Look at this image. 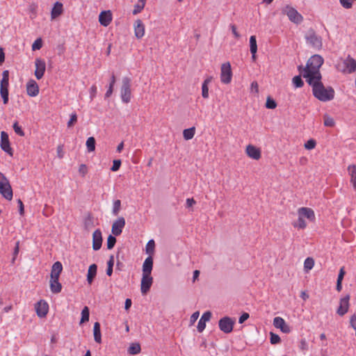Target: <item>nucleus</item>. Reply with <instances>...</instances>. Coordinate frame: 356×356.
<instances>
[{"label":"nucleus","instance_id":"obj_1","mask_svg":"<svg viewBox=\"0 0 356 356\" xmlns=\"http://www.w3.org/2000/svg\"><path fill=\"white\" fill-rule=\"evenodd\" d=\"M323 62L324 59L321 56L315 54L309 58L305 67L299 65L298 68L302 76L306 79L307 82L309 79L319 81V79H322L320 68Z\"/></svg>","mask_w":356,"mask_h":356},{"label":"nucleus","instance_id":"obj_2","mask_svg":"<svg viewBox=\"0 0 356 356\" xmlns=\"http://www.w3.org/2000/svg\"><path fill=\"white\" fill-rule=\"evenodd\" d=\"M307 83L312 88V93L314 97L317 99L326 102L331 101L334 97V90L331 87H325L321 79L317 80H309L307 81Z\"/></svg>","mask_w":356,"mask_h":356},{"label":"nucleus","instance_id":"obj_3","mask_svg":"<svg viewBox=\"0 0 356 356\" xmlns=\"http://www.w3.org/2000/svg\"><path fill=\"white\" fill-rule=\"evenodd\" d=\"M131 79L125 76L122 78V86L120 88V97L122 102L128 104L131 102Z\"/></svg>","mask_w":356,"mask_h":356},{"label":"nucleus","instance_id":"obj_4","mask_svg":"<svg viewBox=\"0 0 356 356\" xmlns=\"http://www.w3.org/2000/svg\"><path fill=\"white\" fill-rule=\"evenodd\" d=\"M0 193L2 196L8 200H11L13 199V190L9 183L8 179L6 176L0 172Z\"/></svg>","mask_w":356,"mask_h":356},{"label":"nucleus","instance_id":"obj_5","mask_svg":"<svg viewBox=\"0 0 356 356\" xmlns=\"http://www.w3.org/2000/svg\"><path fill=\"white\" fill-rule=\"evenodd\" d=\"M8 86H9V72L4 70L2 73V79L0 85V94L3 99L4 104H8Z\"/></svg>","mask_w":356,"mask_h":356},{"label":"nucleus","instance_id":"obj_6","mask_svg":"<svg viewBox=\"0 0 356 356\" xmlns=\"http://www.w3.org/2000/svg\"><path fill=\"white\" fill-rule=\"evenodd\" d=\"M282 13L286 15L289 20L295 24H300L302 22V16L293 7L286 6L283 10Z\"/></svg>","mask_w":356,"mask_h":356},{"label":"nucleus","instance_id":"obj_7","mask_svg":"<svg viewBox=\"0 0 356 356\" xmlns=\"http://www.w3.org/2000/svg\"><path fill=\"white\" fill-rule=\"evenodd\" d=\"M305 39L307 43L314 48L321 49L322 47V38L318 35L313 29H310Z\"/></svg>","mask_w":356,"mask_h":356},{"label":"nucleus","instance_id":"obj_8","mask_svg":"<svg viewBox=\"0 0 356 356\" xmlns=\"http://www.w3.org/2000/svg\"><path fill=\"white\" fill-rule=\"evenodd\" d=\"M232 78V72L229 62L222 64L220 69V81L222 83H229Z\"/></svg>","mask_w":356,"mask_h":356},{"label":"nucleus","instance_id":"obj_9","mask_svg":"<svg viewBox=\"0 0 356 356\" xmlns=\"http://www.w3.org/2000/svg\"><path fill=\"white\" fill-rule=\"evenodd\" d=\"M234 321L228 316H225L220 319L218 326L221 331L224 333L228 334L233 330Z\"/></svg>","mask_w":356,"mask_h":356},{"label":"nucleus","instance_id":"obj_10","mask_svg":"<svg viewBox=\"0 0 356 356\" xmlns=\"http://www.w3.org/2000/svg\"><path fill=\"white\" fill-rule=\"evenodd\" d=\"M350 295L341 298L339 301V306L337 309V314L340 316H344L348 311L350 307Z\"/></svg>","mask_w":356,"mask_h":356},{"label":"nucleus","instance_id":"obj_11","mask_svg":"<svg viewBox=\"0 0 356 356\" xmlns=\"http://www.w3.org/2000/svg\"><path fill=\"white\" fill-rule=\"evenodd\" d=\"M0 146L3 151L11 156L13 155V151L10 145L9 137L8 134L5 131L1 132Z\"/></svg>","mask_w":356,"mask_h":356},{"label":"nucleus","instance_id":"obj_12","mask_svg":"<svg viewBox=\"0 0 356 356\" xmlns=\"http://www.w3.org/2000/svg\"><path fill=\"white\" fill-rule=\"evenodd\" d=\"M35 309L38 316L44 318L48 313L49 305L45 300H40L35 304Z\"/></svg>","mask_w":356,"mask_h":356},{"label":"nucleus","instance_id":"obj_13","mask_svg":"<svg viewBox=\"0 0 356 356\" xmlns=\"http://www.w3.org/2000/svg\"><path fill=\"white\" fill-rule=\"evenodd\" d=\"M273 325L285 334L291 332V329L289 325H288L285 321L280 316H277L273 319Z\"/></svg>","mask_w":356,"mask_h":356},{"label":"nucleus","instance_id":"obj_14","mask_svg":"<svg viewBox=\"0 0 356 356\" xmlns=\"http://www.w3.org/2000/svg\"><path fill=\"white\" fill-rule=\"evenodd\" d=\"M153 278L151 275L143 274L140 284V291L143 294H146L151 288Z\"/></svg>","mask_w":356,"mask_h":356},{"label":"nucleus","instance_id":"obj_15","mask_svg":"<svg viewBox=\"0 0 356 356\" xmlns=\"http://www.w3.org/2000/svg\"><path fill=\"white\" fill-rule=\"evenodd\" d=\"M125 219L123 217H119L112 225L111 232L114 236H119L122 234V229L125 226Z\"/></svg>","mask_w":356,"mask_h":356},{"label":"nucleus","instance_id":"obj_16","mask_svg":"<svg viewBox=\"0 0 356 356\" xmlns=\"http://www.w3.org/2000/svg\"><path fill=\"white\" fill-rule=\"evenodd\" d=\"M35 76L37 79H40L44 76L46 63L45 61L41 58H36L35 60Z\"/></svg>","mask_w":356,"mask_h":356},{"label":"nucleus","instance_id":"obj_17","mask_svg":"<svg viewBox=\"0 0 356 356\" xmlns=\"http://www.w3.org/2000/svg\"><path fill=\"white\" fill-rule=\"evenodd\" d=\"M102 245V234L99 229H96L92 234V249L99 250Z\"/></svg>","mask_w":356,"mask_h":356},{"label":"nucleus","instance_id":"obj_18","mask_svg":"<svg viewBox=\"0 0 356 356\" xmlns=\"http://www.w3.org/2000/svg\"><path fill=\"white\" fill-rule=\"evenodd\" d=\"M26 92L30 97H36L39 94V87L35 81L31 79L27 82Z\"/></svg>","mask_w":356,"mask_h":356},{"label":"nucleus","instance_id":"obj_19","mask_svg":"<svg viewBox=\"0 0 356 356\" xmlns=\"http://www.w3.org/2000/svg\"><path fill=\"white\" fill-rule=\"evenodd\" d=\"M134 34L138 39L142 38L145 35V25L140 19H137L134 23Z\"/></svg>","mask_w":356,"mask_h":356},{"label":"nucleus","instance_id":"obj_20","mask_svg":"<svg viewBox=\"0 0 356 356\" xmlns=\"http://www.w3.org/2000/svg\"><path fill=\"white\" fill-rule=\"evenodd\" d=\"M298 215L301 216V218H307L310 221H314L315 220V214L314 211L307 207H301L298 209Z\"/></svg>","mask_w":356,"mask_h":356},{"label":"nucleus","instance_id":"obj_21","mask_svg":"<svg viewBox=\"0 0 356 356\" xmlns=\"http://www.w3.org/2000/svg\"><path fill=\"white\" fill-rule=\"evenodd\" d=\"M211 317V312L209 311L205 312L201 316L197 326V331L202 332L206 327V322L209 321Z\"/></svg>","mask_w":356,"mask_h":356},{"label":"nucleus","instance_id":"obj_22","mask_svg":"<svg viewBox=\"0 0 356 356\" xmlns=\"http://www.w3.org/2000/svg\"><path fill=\"white\" fill-rule=\"evenodd\" d=\"M112 20V15L110 10L102 11L99 15V22L101 25L107 26Z\"/></svg>","mask_w":356,"mask_h":356},{"label":"nucleus","instance_id":"obj_23","mask_svg":"<svg viewBox=\"0 0 356 356\" xmlns=\"http://www.w3.org/2000/svg\"><path fill=\"white\" fill-rule=\"evenodd\" d=\"M246 153L249 157L254 160H258L261 158L260 149L254 145H248L246 147Z\"/></svg>","mask_w":356,"mask_h":356},{"label":"nucleus","instance_id":"obj_24","mask_svg":"<svg viewBox=\"0 0 356 356\" xmlns=\"http://www.w3.org/2000/svg\"><path fill=\"white\" fill-rule=\"evenodd\" d=\"M63 270V265L60 261H56L51 267L50 278L59 279Z\"/></svg>","mask_w":356,"mask_h":356},{"label":"nucleus","instance_id":"obj_25","mask_svg":"<svg viewBox=\"0 0 356 356\" xmlns=\"http://www.w3.org/2000/svg\"><path fill=\"white\" fill-rule=\"evenodd\" d=\"M343 65L346 67V71L348 73H353L356 70V60L348 56L344 61Z\"/></svg>","mask_w":356,"mask_h":356},{"label":"nucleus","instance_id":"obj_26","mask_svg":"<svg viewBox=\"0 0 356 356\" xmlns=\"http://www.w3.org/2000/svg\"><path fill=\"white\" fill-rule=\"evenodd\" d=\"M153 267V259L151 256L147 257L143 264V274L151 275Z\"/></svg>","mask_w":356,"mask_h":356},{"label":"nucleus","instance_id":"obj_27","mask_svg":"<svg viewBox=\"0 0 356 356\" xmlns=\"http://www.w3.org/2000/svg\"><path fill=\"white\" fill-rule=\"evenodd\" d=\"M63 3L59 1H56L54 3V7L52 8V10L51 12V17L52 19L56 18L57 17H58L59 15H60L63 13Z\"/></svg>","mask_w":356,"mask_h":356},{"label":"nucleus","instance_id":"obj_28","mask_svg":"<svg viewBox=\"0 0 356 356\" xmlns=\"http://www.w3.org/2000/svg\"><path fill=\"white\" fill-rule=\"evenodd\" d=\"M50 289L53 293H58L62 290V285L59 279L50 278Z\"/></svg>","mask_w":356,"mask_h":356},{"label":"nucleus","instance_id":"obj_29","mask_svg":"<svg viewBox=\"0 0 356 356\" xmlns=\"http://www.w3.org/2000/svg\"><path fill=\"white\" fill-rule=\"evenodd\" d=\"M94 340L98 343H102L101 325L99 322H95L93 327Z\"/></svg>","mask_w":356,"mask_h":356},{"label":"nucleus","instance_id":"obj_30","mask_svg":"<svg viewBox=\"0 0 356 356\" xmlns=\"http://www.w3.org/2000/svg\"><path fill=\"white\" fill-rule=\"evenodd\" d=\"M97 266L96 264H92L89 266L88 274H87V281L89 284H91L96 276L97 274Z\"/></svg>","mask_w":356,"mask_h":356},{"label":"nucleus","instance_id":"obj_31","mask_svg":"<svg viewBox=\"0 0 356 356\" xmlns=\"http://www.w3.org/2000/svg\"><path fill=\"white\" fill-rule=\"evenodd\" d=\"M195 134V128L194 127L186 129L183 131L184 138L186 140H191L193 138Z\"/></svg>","mask_w":356,"mask_h":356},{"label":"nucleus","instance_id":"obj_32","mask_svg":"<svg viewBox=\"0 0 356 356\" xmlns=\"http://www.w3.org/2000/svg\"><path fill=\"white\" fill-rule=\"evenodd\" d=\"M210 82V79H207L204 81L202 85V95L203 98L207 99L209 97V87L208 84Z\"/></svg>","mask_w":356,"mask_h":356},{"label":"nucleus","instance_id":"obj_33","mask_svg":"<svg viewBox=\"0 0 356 356\" xmlns=\"http://www.w3.org/2000/svg\"><path fill=\"white\" fill-rule=\"evenodd\" d=\"M140 346L138 343H133L128 349V353L131 355H136L140 352Z\"/></svg>","mask_w":356,"mask_h":356},{"label":"nucleus","instance_id":"obj_34","mask_svg":"<svg viewBox=\"0 0 356 356\" xmlns=\"http://www.w3.org/2000/svg\"><path fill=\"white\" fill-rule=\"evenodd\" d=\"M86 147L89 152H93L95 149V139L94 137H89L86 140Z\"/></svg>","mask_w":356,"mask_h":356},{"label":"nucleus","instance_id":"obj_35","mask_svg":"<svg viewBox=\"0 0 356 356\" xmlns=\"http://www.w3.org/2000/svg\"><path fill=\"white\" fill-rule=\"evenodd\" d=\"M121 209V201L116 200L113 202L112 213L113 216H118Z\"/></svg>","mask_w":356,"mask_h":356},{"label":"nucleus","instance_id":"obj_36","mask_svg":"<svg viewBox=\"0 0 356 356\" xmlns=\"http://www.w3.org/2000/svg\"><path fill=\"white\" fill-rule=\"evenodd\" d=\"M115 236H116L111 235V234L108 236L106 245H107V248L108 250H111L115 246V244L116 243Z\"/></svg>","mask_w":356,"mask_h":356},{"label":"nucleus","instance_id":"obj_37","mask_svg":"<svg viewBox=\"0 0 356 356\" xmlns=\"http://www.w3.org/2000/svg\"><path fill=\"white\" fill-rule=\"evenodd\" d=\"M348 171L350 177V181H355L356 179V165H350L348 167Z\"/></svg>","mask_w":356,"mask_h":356},{"label":"nucleus","instance_id":"obj_38","mask_svg":"<svg viewBox=\"0 0 356 356\" xmlns=\"http://www.w3.org/2000/svg\"><path fill=\"white\" fill-rule=\"evenodd\" d=\"M154 246H155L154 241L153 239L149 240L147 242L146 247H145L147 254H148L149 255L153 254L154 250Z\"/></svg>","mask_w":356,"mask_h":356},{"label":"nucleus","instance_id":"obj_39","mask_svg":"<svg viewBox=\"0 0 356 356\" xmlns=\"http://www.w3.org/2000/svg\"><path fill=\"white\" fill-rule=\"evenodd\" d=\"M250 52L257 51V39L255 35H252L250 38Z\"/></svg>","mask_w":356,"mask_h":356},{"label":"nucleus","instance_id":"obj_40","mask_svg":"<svg viewBox=\"0 0 356 356\" xmlns=\"http://www.w3.org/2000/svg\"><path fill=\"white\" fill-rule=\"evenodd\" d=\"M292 83L296 88H301L304 85V82L300 75L295 76L292 79Z\"/></svg>","mask_w":356,"mask_h":356},{"label":"nucleus","instance_id":"obj_41","mask_svg":"<svg viewBox=\"0 0 356 356\" xmlns=\"http://www.w3.org/2000/svg\"><path fill=\"white\" fill-rule=\"evenodd\" d=\"M13 128L15 134H17L18 136H24V131H23L22 127L19 125V123L17 121H15L13 123Z\"/></svg>","mask_w":356,"mask_h":356},{"label":"nucleus","instance_id":"obj_42","mask_svg":"<svg viewBox=\"0 0 356 356\" xmlns=\"http://www.w3.org/2000/svg\"><path fill=\"white\" fill-rule=\"evenodd\" d=\"M89 315H90L89 309L88 307H85L81 311V323L88 321Z\"/></svg>","mask_w":356,"mask_h":356},{"label":"nucleus","instance_id":"obj_43","mask_svg":"<svg viewBox=\"0 0 356 356\" xmlns=\"http://www.w3.org/2000/svg\"><path fill=\"white\" fill-rule=\"evenodd\" d=\"M314 265V261L311 257H307L304 261V268L306 270H311Z\"/></svg>","mask_w":356,"mask_h":356},{"label":"nucleus","instance_id":"obj_44","mask_svg":"<svg viewBox=\"0 0 356 356\" xmlns=\"http://www.w3.org/2000/svg\"><path fill=\"white\" fill-rule=\"evenodd\" d=\"M266 106L267 108L274 109L277 106V103L273 98H271L270 97H268L266 99Z\"/></svg>","mask_w":356,"mask_h":356},{"label":"nucleus","instance_id":"obj_45","mask_svg":"<svg viewBox=\"0 0 356 356\" xmlns=\"http://www.w3.org/2000/svg\"><path fill=\"white\" fill-rule=\"evenodd\" d=\"M323 123L325 127H334V124H335L334 119L327 115L325 116Z\"/></svg>","mask_w":356,"mask_h":356},{"label":"nucleus","instance_id":"obj_46","mask_svg":"<svg viewBox=\"0 0 356 356\" xmlns=\"http://www.w3.org/2000/svg\"><path fill=\"white\" fill-rule=\"evenodd\" d=\"M295 227H298L299 229H304L307 226V223L305 220L301 218V216H298V219L297 222L294 225Z\"/></svg>","mask_w":356,"mask_h":356},{"label":"nucleus","instance_id":"obj_47","mask_svg":"<svg viewBox=\"0 0 356 356\" xmlns=\"http://www.w3.org/2000/svg\"><path fill=\"white\" fill-rule=\"evenodd\" d=\"M270 341L272 344H277L280 342L281 339L277 334L270 332Z\"/></svg>","mask_w":356,"mask_h":356},{"label":"nucleus","instance_id":"obj_48","mask_svg":"<svg viewBox=\"0 0 356 356\" xmlns=\"http://www.w3.org/2000/svg\"><path fill=\"white\" fill-rule=\"evenodd\" d=\"M42 47V39L38 38L37 40H35V42L32 44V49L33 51L38 50V49H41Z\"/></svg>","mask_w":356,"mask_h":356},{"label":"nucleus","instance_id":"obj_49","mask_svg":"<svg viewBox=\"0 0 356 356\" xmlns=\"http://www.w3.org/2000/svg\"><path fill=\"white\" fill-rule=\"evenodd\" d=\"M316 142L314 139H309L307 141V143L305 144V147L307 149H312L316 147Z\"/></svg>","mask_w":356,"mask_h":356},{"label":"nucleus","instance_id":"obj_50","mask_svg":"<svg viewBox=\"0 0 356 356\" xmlns=\"http://www.w3.org/2000/svg\"><path fill=\"white\" fill-rule=\"evenodd\" d=\"M339 3L346 9L351 8L353 6L351 0H339Z\"/></svg>","mask_w":356,"mask_h":356},{"label":"nucleus","instance_id":"obj_51","mask_svg":"<svg viewBox=\"0 0 356 356\" xmlns=\"http://www.w3.org/2000/svg\"><path fill=\"white\" fill-rule=\"evenodd\" d=\"M145 7V5L143 4H141V3H137L134 6V9L133 10V14L134 15H137L138 13H140L143 9Z\"/></svg>","mask_w":356,"mask_h":356},{"label":"nucleus","instance_id":"obj_52","mask_svg":"<svg viewBox=\"0 0 356 356\" xmlns=\"http://www.w3.org/2000/svg\"><path fill=\"white\" fill-rule=\"evenodd\" d=\"M77 121V115L76 113H73L70 115V120L67 122V127H72L74 123H75Z\"/></svg>","mask_w":356,"mask_h":356},{"label":"nucleus","instance_id":"obj_53","mask_svg":"<svg viewBox=\"0 0 356 356\" xmlns=\"http://www.w3.org/2000/svg\"><path fill=\"white\" fill-rule=\"evenodd\" d=\"M121 165L120 160H114L111 170L113 172L118 171Z\"/></svg>","mask_w":356,"mask_h":356},{"label":"nucleus","instance_id":"obj_54","mask_svg":"<svg viewBox=\"0 0 356 356\" xmlns=\"http://www.w3.org/2000/svg\"><path fill=\"white\" fill-rule=\"evenodd\" d=\"M37 8H38V6L34 3L30 4L29 6V11L31 15H33V17H35L36 15Z\"/></svg>","mask_w":356,"mask_h":356},{"label":"nucleus","instance_id":"obj_55","mask_svg":"<svg viewBox=\"0 0 356 356\" xmlns=\"http://www.w3.org/2000/svg\"><path fill=\"white\" fill-rule=\"evenodd\" d=\"M122 250H118L117 251V253H116V259H117V263H116V268L117 269H120V266H122V261L120 260V254L121 253Z\"/></svg>","mask_w":356,"mask_h":356},{"label":"nucleus","instance_id":"obj_56","mask_svg":"<svg viewBox=\"0 0 356 356\" xmlns=\"http://www.w3.org/2000/svg\"><path fill=\"white\" fill-rule=\"evenodd\" d=\"M79 172L83 177H84L87 173L86 165L85 164L80 165L79 168Z\"/></svg>","mask_w":356,"mask_h":356},{"label":"nucleus","instance_id":"obj_57","mask_svg":"<svg viewBox=\"0 0 356 356\" xmlns=\"http://www.w3.org/2000/svg\"><path fill=\"white\" fill-rule=\"evenodd\" d=\"M250 317V315L248 313H246V312H244L243 314H241V316L239 317V319H238V323H244L247 319H248Z\"/></svg>","mask_w":356,"mask_h":356},{"label":"nucleus","instance_id":"obj_58","mask_svg":"<svg viewBox=\"0 0 356 356\" xmlns=\"http://www.w3.org/2000/svg\"><path fill=\"white\" fill-rule=\"evenodd\" d=\"M17 204L19 207V213L21 216H23L24 213V204L20 199L17 200Z\"/></svg>","mask_w":356,"mask_h":356},{"label":"nucleus","instance_id":"obj_59","mask_svg":"<svg viewBox=\"0 0 356 356\" xmlns=\"http://www.w3.org/2000/svg\"><path fill=\"white\" fill-rule=\"evenodd\" d=\"M229 26L231 28L232 32L233 35H234V37L236 38H240V34L237 31L236 26L234 24H230Z\"/></svg>","mask_w":356,"mask_h":356},{"label":"nucleus","instance_id":"obj_60","mask_svg":"<svg viewBox=\"0 0 356 356\" xmlns=\"http://www.w3.org/2000/svg\"><path fill=\"white\" fill-rule=\"evenodd\" d=\"M350 326L354 329L356 330V314H353L350 319Z\"/></svg>","mask_w":356,"mask_h":356},{"label":"nucleus","instance_id":"obj_61","mask_svg":"<svg viewBox=\"0 0 356 356\" xmlns=\"http://www.w3.org/2000/svg\"><path fill=\"white\" fill-rule=\"evenodd\" d=\"M199 315V312H195L191 315L190 318V321L192 324L194 323L197 320Z\"/></svg>","mask_w":356,"mask_h":356},{"label":"nucleus","instance_id":"obj_62","mask_svg":"<svg viewBox=\"0 0 356 356\" xmlns=\"http://www.w3.org/2000/svg\"><path fill=\"white\" fill-rule=\"evenodd\" d=\"M345 273H346V272L344 270V268L343 267L341 268L339 270V275H338L337 280L342 281Z\"/></svg>","mask_w":356,"mask_h":356},{"label":"nucleus","instance_id":"obj_63","mask_svg":"<svg viewBox=\"0 0 356 356\" xmlns=\"http://www.w3.org/2000/svg\"><path fill=\"white\" fill-rule=\"evenodd\" d=\"M90 99H93L97 93V87L95 86H92L90 89Z\"/></svg>","mask_w":356,"mask_h":356},{"label":"nucleus","instance_id":"obj_64","mask_svg":"<svg viewBox=\"0 0 356 356\" xmlns=\"http://www.w3.org/2000/svg\"><path fill=\"white\" fill-rule=\"evenodd\" d=\"M113 92V87L108 86V89L105 93V98H108L111 96Z\"/></svg>","mask_w":356,"mask_h":356}]
</instances>
